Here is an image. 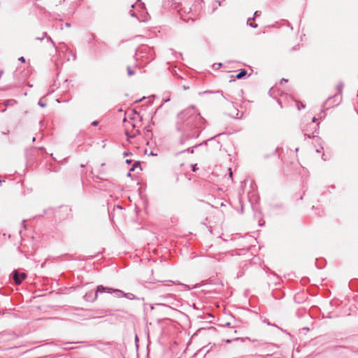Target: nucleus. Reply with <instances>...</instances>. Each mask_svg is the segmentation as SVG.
I'll use <instances>...</instances> for the list:
<instances>
[{
    "label": "nucleus",
    "instance_id": "5",
    "mask_svg": "<svg viewBox=\"0 0 358 358\" xmlns=\"http://www.w3.org/2000/svg\"><path fill=\"white\" fill-rule=\"evenodd\" d=\"M247 72L245 69H241V71L236 75V78L241 79L246 76Z\"/></svg>",
    "mask_w": 358,
    "mask_h": 358
},
{
    "label": "nucleus",
    "instance_id": "2",
    "mask_svg": "<svg viewBox=\"0 0 358 358\" xmlns=\"http://www.w3.org/2000/svg\"><path fill=\"white\" fill-rule=\"evenodd\" d=\"M341 92H342V86L341 85H337L336 87V93L333 96L334 99H336L338 101V103L336 104H338L341 101ZM331 99H332V97H329L325 102V104H327Z\"/></svg>",
    "mask_w": 358,
    "mask_h": 358
},
{
    "label": "nucleus",
    "instance_id": "11",
    "mask_svg": "<svg viewBox=\"0 0 358 358\" xmlns=\"http://www.w3.org/2000/svg\"><path fill=\"white\" fill-rule=\"evenodd\" d=\"M282 81L287 82V80H286V79H282L281 83H282Z\"/></svg>",
    "mask_w": 358,
    "mask_h": 358
},
{
    "label": "nucleus",
    "instance_id": "9",
    "mask_svg": "<svg viewBox=\"0 0 358 358\" xmlns=\"http://www.w3.org/2000/svg\"><path fill=\"white\" fill-rule=\"evenodd\" d=\"M229 177H230L231 178H232L233 173H232L231 169H229Z\"/></svg>",
    "mask_w": 358,
    "mask_h": 358
},
{
    "label": "nucleus",
    "instance_id": "13",
    "mask_svg": "<svg viewBox=\"0 0 358 358\" xmlns=\"http://www.w3.org/2000/svg\"><path fill=\"white\" fill-rule=\"evenodd\" d=\"M92 124H93L94 125H96V124H97V122H94Z\"/></svg>",
    "mask_w": 358,
    "mask_h": 358
},
{
    "label": "nucleus",
    "instance_id": "1",
    "mask_svg": "<svg viewBox=\"0 0 358 358\" xmlns=\"http://www.w3.org/2000/svg\"><path fill=\"white\" fill-rule=\"evenodd\" d=\"M123 121L125 123V134L129 138H134L139 134L138 129L136 128V126L132 120L127 121L126 118H124Z\"/></svg>",
    "mask_w": 358,
    "mask_h": 358
},
{
    "label": "nucleus",
    "instance_id": "7",
    "mask_svg": "<svg viewBox=\"0 0 358 358\" xmlns=\"http://www.w3.org/2000/svg\"><path fill=\"white\" fill-rule=\"evenodd\" d=\"M127 72L129 76H132L134 74V72L131 69L130 67L127 68Z\"/></svg>",
    "mask_w": 358,
    "mask_h": 358
},
{
    "label": "nucleus",
    "instance_id": "8",
    "mask_svg": "<svg viewBox=\"0 0 358 358\" xmlns=\"http://www.w3.org/2000/svg\"><path fill=\"white\" fill-rule=\"evenodd\" d=\"M19 60L23 63L25 62V59L23 57H20Z\"/></svg>",
    "mask_w": 358,
    "mask_h": 358
},
{
    "label": "nucleus",
    "instance_id": "10",
    "mask_svg": "<svg viewBox=\"0 0 358 358\" xmlns=\"http://www.w3.org/2000/svg\"><path fill=\"white\" fill-rule=\"evenodd\" d=\"M261 12H259V11H256L255 13V15L257 16V15H259L260 14Z\"/></svg>",
    "mask_w": 358,
    "mask_h": 358
},
{
    "label": "nucleus",
    "instance_id": "6",
    "mask_svg": "<svg viewBox=\"0 0 358 358\" xmlns=\"http://www.w3.org/2000/svg\"><path fill=\"white\" fill-rule=\"evenodd\" d=\"M103 290H104V288H103V287H101V286L98 287L97 290H96V293H95V297L96 298V296H97V293H98L99 292H102V291H103Z\"/></svg>",
    "mask_w": 358,
    "mask_h": 358
},
{
    "label": "nucleus",
    "instance_id": "3",
    "mask_svg": "<svg viewBox=\"0 0 358 358\" xmlns=\"http://www.w3.org/2000/svg\"><path fill=\"white\" fill-rule=\"evenodd\" d=\"M26 277L27 275L24 273H19L17 271H13V279L15 280V282L17 285L20 284Z\"/></svg>",
    "mask_w": 358,
    "mask_h": 358
},
{
    "label": "nucleus",
    "instance_id": "4",
    "mask_svg": "<svg viewBox=\"0 0 358 358\" xmlns=\"http://www.w3.org/2000/svg\"><path fill=\"white\" fill-rule=\"evenodd\" d=\"M189 116V111L188 110H185L182 111L178 114V119L180 120V122H183L185 120H187Z\"/></svg>",
    "mask_w": 358,
    "mask_h": 358
},
{
    "label": "nucleus",
    "instance_id": "12",
    "mask_svg": "<svg viewBox=\"0 0 358 358\" xmlns=\"http://www.w3.org/2000/svg\"><path fill=\"white\" fill-rule=\"evenodd\" d=\"M196 170V166H194L193 167V171H195Z\"/></svg>",
    "mask_w": 358,
    "mask_h": 358
}]
</instances>
